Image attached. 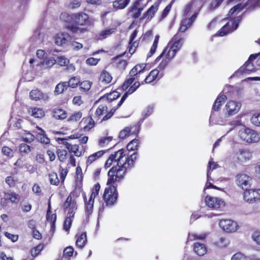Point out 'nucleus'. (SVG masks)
Listing matches in <instances>:
<instances>
[{"mask_svg":"<svg viewBox=\"0 0 260 260\" xmlns=\"http://www.w3.org/2000/svg\"><path fill=\"white\" fill-rule=\"evenodd\" d=\"M226 96L224 94H219L217 98L212 107L210 117V122H211L212 119L214 118V112L219 110L220 106L226 101Z\"/></svg>","mask_w":260,"mask_h":260,"instance_id":"ddd939ff","label":"nucleus"},{"mask_svg":"<svg viewBox=\"0 0 260 260\" xmlns=\"http://www.w3.org/2000/svg\"><path fill=\"white\" fill-rule=\"evenodd\" d=\"M158 5H152L149 9L143 14V16L141 17L140 20H142L145 18H147L149 20H150L154 16L155 13L158 10Z\"/></svg>","mask_w":260,"mask_h":260,"instance_id":"5701e85b","label":"nucleus"},{"mask_svg":"<svg viewBox=\"0 0 260 260\" xmlns=\"http://www.w3.org/2000/svg\"><path fill=\"white\" fill-rule=\"evenodd\" d=\"M31 115L36 118H42L45 115L42 109L37 107L31 109Z\"/></svg>","mask_w":260,"mask_h":260,"instance_id":"c9c22d12","label":"nucleus"},{"mask_svg":"<svg viewBox=\"0 0 260 260\" xmlns=\"http://www.w3.org/2000/svg\"><path fill=\"white\" fill-rule=\"evenodd\" d=\"M196 1L192 0L185 6L183 11V16L185 18L181 21L179 28L180 31L182 32L185 31L196 20L200 11V9L196 8Z\"/></svg>","mask_w":260,"mask_h":260,"instance_id":"f257e3e1","label":"nucleus"},{"mask_svg":"<svg viewBox=\"0 0 260 260\" xmlns=\"http://www.w3.org/2000/svg\"><path fill=\"white\" fill-rule=\"evenodd\" d=\"M206 205L209 208L217 209L223 205V201L220 199L207 196L205 199Z\"/></svg>","mask_w":260,"mask_h":260,"instance_id":"9b49d317","label":"nucleus"},{"mask_svg":"<svg viewBox=\"0 0 260 260\" xmlns=\"http://www.w3.org/2000/svg\"><path fill=\"white\" fill-rule=\"evenodd\" d=\"M73 22L80 25H84L89 23V17L83 12L73 14Z\"/></svg>","mask_w":260,"mask_h":260,"instance_id":"1a4fd4ad","label":"nucleus"},{"mask_svg":"<svg viewBox=\"0 0 260 260\" xmlns=\"http://www.w3.org/2000/svg\"><path fill=\"white\" fill-rule=\"evenodd\" d=\"M122 159L118 160V164L116 166L113 167L108 172L109 177L107 184L110 185L115 182H119L122 180L127 172L130 170L126 166Z\"/></svg>","mask_w":260,"mask_h":260,"instance_id":"f03ea898","label":"nucleus"},{"mask_svg":"<svg viewBox=\"0 0 260 260\" xmlns=\"http://www.w3.org/2000/svg\"><path fill=\"white\" fill-rule=\"evenodd\" d=\"M219 225L224 231L228 233L235 232L238 229L237 222L230 219L221 220Z\"/></svg>","mask_w":260,"mask_h":260,"instance_id":"423d86ee","label":"nucleus"},{"mask_svg":"<svg viewBox=\"0 0 260 260\" xmlns=\"http://www.w3.org/2000/svg\"><path fill=\"white\" fill-rule=\"evenodd\" d=\"M177 52V51L174 49H173L172 48L170 47L166 54L167 58L169 60L172 59L175 56Z\"/></svg>","mask_w":260,"mask_h":260,"instance_id":"338daca9","label":"nucleus"},{"mask_svg":"<svg viewBox=\"0 0 260 260\" xmlns=\"http://www.w3.org/2000/svg\"><path fill=\"white\" fill-rule=\"evenodd\" d=\"M6 197L12 203H17L19 200V195L13 192L8 193Z\"/></svg>","mask_w":260,"mask_h":260,"instance_id":"8fccbe9b","label":"nucleus"},{"mask_svg":"<svg viewBox=\"0 0 260 260\" xmlns=\"http://www.w3.org/2000/svg\"><path fill=\"white\" fill-rule=\"evenodd\" d=\"M207 234L202 233L201 234H189L188 236V240L193 241L195 240H203L206 238Z\"/></svg>","mask_w":260,"mask_h":260,"instance_id":"ea45409f","label":"nucleus"},{"mask_svg":"<svg viewBox=\"0 0 260 260\" xmlns=\"http://www.w3.org/2000/svg\"><path fill=\"white\" fill-rule=\"evenodd\" d=\"M53 116L57 119H64L67 117V113L62 109H54L53 111Z\"/></svg>","mask_w":260,"mask_h":260,"instance_id":"2f4dec72","label":"nucleus"},{"mask_svg":"<svg viewBox=\"0 0 260 260\" xmlns=\"http://www.w3.org/2000/svg\"><path fill=\"white\" fill-rule=\"evenodd\" d=\"M74 251V248L72 246H68L63 250L62 258L67 260H70L68 257H71L73 255Z\"/></svg>","mask_w":260,"mask_h":260,"instance_id":"37998d69","label":"nucleus"},{"mask_svg":"<svg viewBox=\"0 0 260 260\" xmlns=\"http://www.w3.org/2000/svg\"><path fill=\"white\" fill-rule=\"evenodd\" d=\"M194 252L199 256H203L207 252V248L204 244L199 242L194 244Z\"/></svg>","mask_w":260,"mask_h":260,"instance_id":"a878e982","label":"nucleus"},{"mask_svg":"<svg viewBox=\"0 0 260 260\" xmlns=\"http://www.w3.org/2000/svg\"><path fill=\"white\" fill-rule=\"evenodd\" d=\"M91 82L89 81H84L80 83V89L81 91L85 92L88 91L91 86Z\"/></svg>","mask_w":260,"mask_h":260,"instance_id":"09e8293b","label":"nucleus"},{"mask_svg":"<svg viewBox=\"0 0 260 260\" xmlns=\"http://www.w3.org/2000/svg\"><path fill=\"white\" fill-rule=\"evenodd\" d=\"M84 200L85 204V210L86 215L89 216L92 212L93 203L87 202L85 194L84 195Z\"/></svg>","mask_w":260,"mask_h":260,"instance_id":"49530a36","label":"nucleus"},{"mask_svg":"<svg viewBox=\"0 0 260 260\" xmlns=\"http://www.w3.org/2000/svg\"><path fill=\"white\" fill-rule=\"evenodd\" d=\"M130 0H116L113 3V6L116 10L122 9L129 4Z\"/></svg>","mask_w":260,"mask_h":260,"instance_id":"c85d7f7f","label":"nucleus"},{"mask_svg":"<svg viewBox=\"0 0 260 260\" xmlns=\"http://www.w3.org/2000/svg\"><path fill=\"white\" fill-rule=\"evenodd\" d=\"M161 74H159V71L158 69H155L150 72L148 75L145 78L144 82L145 83H150L152 81L155 80L157 78L159 79L162 77Z\"/></svg>","mask_w":260,"mask_h":260,"instance_id":"4be33fe9","label":"nucleus"},{"mask_svg":"<svg viewBox=\"0 0 260 260\" xmlns=\"http://www.w3.org/2000/svg\"><path fill=\"white\" fill-rule=\"evenodd\" d=\"M139 140L135 139L131 141L127 145L126 148L128 151L137 150L139 146Z\"/></svg>","mask_w":260,"mask_h":260,"instance_id":"a19ab883","label":"nucleus"},{"mask_svg":"<svg viewBox=\"0 0 260 260\" xmlns=\"http://www.w3.org/2000/svg\"><path fill=\"white\" fill-rule=\"evenodd\" d=\"M159 38V37L158 35H157L155 37L153 45L151 46L150 50L147 55L148 57H151L155 53L158 45Z\"/></svg>","mask_w":260,"mask_h":260,"instance_id":"a18cd8bd","label":"nucleus"},{"mask_svg":"<svg viewBox=\"0 0 260 260\" xmlns=\"http://www.w3.org/2000/svg\"><path fill=\"white\" fill-rule=\"evenodd\" d=\"M135 79L136 78L134 77H131L129 79H127L122 86V89L123 90H126L128 87L134 82Z\"/></svg>","mask_w":260,"mask_h":260,"instance_id":"13d9d810","label":"nucleus"},{"mask_svg":"<svg viewBox=\"0 0 260 260\" xmlns=\"http://www.w3.org/2000/svg\"><path fill=\"white\" fill-rule=\"evenodd\" d=\"M50 182L52 185H57L59 184V180L58 176L56 173H52L49 175Z\"/></svg>","mask_w":260,"mask_h":260,"instance_id":"5fc2aeb1","label":"nucleus"},{"mask_svg":"<svg viewBox=\"0 0 260 260\" xmlns=\"http://www.w3.org/2000/svg\"><path fill=\"white\" fill-rule=\"evenodd\" d=\"M108 110V107L106 105H101L97 108L95 113V116L98 119L103 115L105 112H107Z\"/></svg>","mask_w":260,"mask_h":260,"instance_id":"e433bc0d","label":"nucleus"},{"mask_svg":"<svg viewBox=\"0 0 260 260\" xmlns=\"http://www.w3.org/2000/svg\"><path fill=\"white\" fill-rule=\"evenodd\" d=\"M256 68L252 63V61L247 60L245 64L241 67L236 72V74H249L251 72H254Z\"/></svg>","mask_w":260,"mask_h":260,"instance_id":"dca6fc26","label":"nucleus"},{"mask_svg":"<svg viewBox=\"0 0 260 260\" xmlns=\"http://www.w3.org/2000/svg\"><path fill=\"white\" fill-rule=\"evenodd\" d=\"M212 160L213 159L212 158H210L208 162L207 170H209L210 172L219 167V165L216 162L213 161Z\"/></svg>","mask_w":260,"mask_h":260,"instance_id":"e2e57ef3","label":"nucleus"},{"mask_svg":"<svg viewBox=\"0 0 260 260\" xmlns=\"http://www.w3.org/2000/svg\"><path fill=\"white\" fill-rule=\"evenodd\" d=\"M146 64L142 63L137 64L129 72L131 77H136V79H138V75L142 73L145 69Z\"/></svg>","mask_w":260,"mask_h":260,"instance_id":"412c9836","label":"nucleus"},{"mask_svg":"<svg viewBox=\"0 0 260 260\" xmlns=\"http://www.w3.org/2000/svg\"><path fill=\"white\" fill-rule=\"evenodd\" d=\"M172 42H173V44L171 47L178 51L182 45L183 39L181 35L177 33L172 39Z\"/></svg>","mask_w":260,"mask_h":260,"instance_id":"aec40b11","label":"nucleus"},{"mask_svg":"<svg viewBox=\"0 0 260 260\" xmlns=\"http://www.w3.org/2000/svg\"><path fill=\"white\" fill-rule=\"evenodd\" d=\"M242 20V16H239L235 18V19L232 22V29L231 30H228L226 27L230 25V23L225 24L218 31L219 35L220 36H224L228 34L230 31H233L236 30L238 26L239 23Z\"/></svg>","mask_w":260,"mask_h":260,"instance_id":"f8f14e48","label":"nucleus"},{"mask_svg":"<svg viewBox=\"0 0 260 260\" xmlns=\"http://www.w3.org/2000/svg\"><path fill=\"white\" fill-rule=\"evenodd\" d=\"M64 209L68 212V215L73 214L75 213L77 209L76 201L75 199H72L71 196H69L64 203Z\"/></svg>","mask_w":260,"mask_h":260,"instance_id":"9d476101","label":"nucleus"},{"mask_svg":"<svg viewBox=\"0 0 260 260\" xmlns=\"http://www.w3.org/2000/svg\"><path fill=\"white\" fill-rule=\"evenodd\" d=\"M112 77L111 75L106 71L104 70L102 72L100 77V81L104 84L109 83L112 80Z\"/></svg>","mask_w":260,"mask_h":260,"instance_id":"cd10ccee","label":"nucleus"},{"mask_svg":"<svg viewBox=\"0 0 260 260\" xmlns=\"http://www.w3.org/2000/svg\"><path fill=\"white\" fill-rule=\"evenodd\" d=\"M80 83V78L77 77H72L69 81L67 82L68 87L75 88Z\"/></svg>","mask_w":260,"mask_h":260,"instance_id":"de8ad7c7","label":"nucleus"},{"mask_svg":"<svg viewBox=\"0 0 260 260\" xmlns=\"http://www.w3.org/2000/svg\"><path fill=\"white\" fill-rule=\"evenodd\" d=\"M74 216V215H73V214H67V217H66L63 223V229L66 231H68L69 230L72 224Z\"/></svg>","mask_w":260,"mask_h":260,"instance_id":"58836bf2","label":"nucleus"},{"mask_svg":"<svg viewBox=\"0 0 260 260\" xmlns=\"http://www.w3.org/2000/svg\"><path fill=\"white\" fill-rule=\"evenodd\" d=\"M139 132V128L137 126L131 127H126L119 133V137L121 139H124L131 134H138Z\"/></svg>","mask_w":260,"mask_h":260,"instance_id":"6ab92c4d","label":"nucleus"},{"mask_svg":"<svg viewBox=\"0 0 260 260\" xmlns=\"http://www.w3.org/2000/svg\"><path fill=\"white\" fill-rule=\"evenodd\" d=\"M251 157V153L245 149H240L233 154V160L234 161L244 162L249 160Z\"/></svg>","mask_w":260,"mask_h":260,"instance_id":"39448f33","label":"nucleus"},{"mask_svg":"<svg viewBox=\"0 0 260 260\" xmlns=\"http://www.w3.org/2000/svg\"><path fill=\"white\" fill-rule=\"evenodd\" d=\"M82 114L81 112H77L72 114L70 118L69 119V121H77L79 120L82 117Z\"/></svg>","mask_w":260,"mask_h":260,"instance_id":"bf43d9fd","label":"nucleus"},{"mask_svg":"<svg viewBox=\"0 0 260 260\" xmlns=\"http://www.w3.org/2000/svg\"><path fill=\"white\" fill-rule=\"evenodd\" d=\"M41 131L40 135L41 136L40 141L42 143L47 144L50 142V139L47 137L45 135V132L41 128H39Z\"/></svg>","mask_w":260,"mask_h":260,"instance_id":"4d7b16f0","label":"nucleus"},{"mask_svg":"<svg viewBox=\"0 0 260 260\" xmlns=\"http://www.w3.org/2000/svg\"><path fill=\"white\" fill-rule=\"evenodd\" d=\"M57 154L58 159L62 162L64 161L67 159V151L65 150L58 149Z\"/></svg>","mask_w":260,"mask_h":260,"instance_id":"603ef678","label":"nucleus"},{"mask_svg":"<svg viewBox=\"0 0 260 260\" xmlns=\"http://www.w3.org/2000/svg\"><path fill=\"white\" fill-rule=\"evenodd\" d=\"M30 99L34 101L43 100L46 101L49 100V95L46 93H44L38 89L32 90L29 92Z\"/></svg>","mask_w":260,"mask_h":260,"instance_id":"f3484780","label":"nucleus"},{"mask_svg":"<svg viewBox=\"0 0 260 260\" xmlns=\"http://www.w3.org/2000/svg\"><path fill=\"white\" fill-rule=\"evenodd\" d=\"M117 196L116 186L111 184L109 187L105 189L103 199L107 206H112L116 202Z\"/></svg>","mask_w":260,"mask_h":260,"instance_id":"20e7f679","label":"nucleus"},{"mask_svg":"<svg viewBox=\"0 0 260 260\" xmlns=\"http://www.w3.org/2000/svg\"><path fill=\"white\" fill-rule=\"evenodd\" d=\"M231 260H251V258L241 252H238L233 255Z\"/></svg>","mask_w":260,"mask_h":260,"instance_id":"864d4df0","label":"nucleus"},{"mask_svg":"<svg viewBox=\"0 0 260 260\" xmlns=\"http://www.w3.org/2000/svg\"><path fill=\"white\" fill-rule=\"evenodd\" d=\"M5 182L10 187H14L15 185V180L12 176H8L6 178Z\"/></svg>","mask_w":260,"mask_h":260,"instance_id":"774afa93","label":"nucleus"},{"mask_svg":"<svg viewBox=\"0 0 260 260\" xmlns=\"http://www.w3.org/2000/svg\"><path fill=\"white\" fill-rule=\"evenodd\" d=\"M243 9V6H242V4H238L233 7L231 10H230L229 12V15H231L234 14L236 12H240Z\"/></svg>","mask_w":260,"mask_h":260,"instance_id":"052dcab7","label":"nucleus"},{"mask_svg":"<svg viewBox=\"0 0 260 260\" xmlns=\"http://www.w3.org/2000/svg\"><path fill=\"white\" fill-rule=\"evenodd\" d=\"M105 152L103 150L99 151L88 156L86 164L87 165H90L93 162H94L96 159L100 158L104 154Z\"/></svg>","mask_w":260,"mask_h":260,"instance_id":"bb28decb","label":"nucleus"},{"mask_svg":"<svg viewBox=\"0 0 260 260\" xmlns=\"http://www.w3.org/2000/svg\"><path fill=\"white\" fill-rule=\"evenodd\" d=\"M34 148L25 143H22L19 145V151L21 153L28 154Z\"/></svg>","mask_w":260,"mask_h":260,"instance_id":"c03bdc74","label":"nucleus"},{"mask_svg":"<svg viewBox=\"0 0 260 260\" xmlns=\"http://www.w3.org/2000/svg\"><path fill=\"white\" fill-rule=\"evenodd\" d=\"M71 39V36L68 33H59L55 36V44L58 46H62L67 44Z\"/></svg>","mask_w":260,"mask_h":260,"instance_id":"4468645a","label":"nucleus"},{"mask_svg":"<svg viewBox=\"0 0 260 260\" xmlns=\"http://www.w3.org/2000/svg\"><path fill=\"white\" fill-rule=\"evenodd\" d=\"M154 106L152 105L148 106L146 109H145L142 114V119L141 120L142 122L150 116L153 112Z\"/></svg>","mask_w":260,"mask_h":260,"instance_id":"f704fd0d","label":"nucleus"},{"mask_svg":"<svg viewBox=\"0 0 260 260\" xmlns=\"http://www.w3.org/2000/svg\"><path fill=\"white\" fill-rule=\"evenodd\" d=\"M241 105L240 103L229 101L225 105V115L228 116L236 114L240 110Z\"/></svg>","mask_w":260,"mask_h":260,"instance_id":"6e6552de","label":"nucleus"},{"mask_svg":"<svg viewBox=\"0 0 260 260\" xmlns=\"http://www.w3.org/2000/svg\"><path fill=\"white\" fill-rule=\"evenodd\" d=\"M120 150L122 151V155L121 159L123 162H125L124 165L128 167L129 169H131L134 166V164L135 160L137 159L138 153L137 152H134L133 154L129 156H126L125 154H124V150L121 149Z\"/></svg>","mask_w":260,"mask_h":260,"instance_id":"2eb2a0df","label":"nucleus"},{"mask_svg":"<svg viewBox=\"0 0 260 260\" xmlns=\"http://www.w3.org/2000/svg\"><path fill=\"white\" fill-rule=\"evenodd\" d=\"M116 29L115 28H107L102 31L98 36V39L103 40L109 36L116 32Z\"/></svg>","mask_w":260,"mask_h":260,"instance_id":"c756f323","label":"nucleus"},{"mask_svg":"<svg viewBox=\"0 0 260 260\" xmlns=\"http://www.w3.org/2000/svg\"><path fill=\"white\" fill-rule=\"evenodd\" d=\"M139 4L140 3L139 1H136V2H135L133 6L130 8L129 12L132 13V17L133 18H138L140 16L142 11L143 10V8H137Z\"/></svg>","mask_w":260,"mask_h":260,"instance_id":"393cba45","label":"nucleus"},{"mask_svg":"<svg viewBox=\"0 0 260 260\" xmlns=\"http://www.w3.org/2000/svg\"><path fill=\"white\" fill-rule=\"evenodd\" d=\"M68 88L67 82H63L58 84L55 88V93L60 94L62 93Z\"/></svg>","mask_w":260,"mask_h":260,"instance_id":"4c0bfd02","label":"nucleus"},{"mask_svg":"<svg viewBox=\"0 0 260 260\" xmlns=\"http://www.w3.org/2000/svg\"><path fill=\"white\" fill-rule=\"evenodd\" d=\"M60 19L66 22H73V14L70 15L67 12H62L60 15Z\"/></svg>","mask_w":260,"mask_h":260,"instance_id":"79ce46f5","label":"nucleus"},{"mask_svg":"<svg viewBox=\"0 0 260 260\" xmlns=\"http://www.w3.org/2000/svg\"><path fill=\"white\" fill-rule=\"evenodd\" d=\"M243 9L247 8L248 9H252L256 6L260 7V0H248L246 3L242 4Z\"/></svg>","mask_w":260,"mask_h":260,"instance_id":"473e14b6","label":"nucleus"},{"mask_svg":"<svg viewBox=\"0 0 260 260\" xmlns=\"http://www.w3.org/2000/svg\"><path fill=\"white\" fill-rule=\"evenodd\" d=\"M43 248V244L38 245L37 246L35 247L34 249V253L33 251H31V255L35 257L37 256Z\"/></svg>","mask_w":260,"mask_h":260,"instance_id":"69168bd1","label":"nucleus"},{"mask_svg":"<svg viewBox=\"0 0 260 260\" xmlns=\"http://www.w3.org/2000/svg\"><path fill=\"white\" fill-rule=\"evenodd\" d=\"M120 95V93L116 91H114L106 95L107 100L110 102L117 99Z\"/></svg>","mask_w":260,"mask_h":260,"instance_id":"3c124183","label":"nucleus"},{"mask_svg":"<svg viewBox=\"0 0 260 260\" xmlns=\"http://www.w3.org/2000/svg\"><path fill=\"white\" fill-rule=\"evenodd\" d=\"M2 151L4 155L9 157H12L13 156V151L8 147H3L2 148Z\"/></svg>","mask_w":260,"mask_h":260,"instance_id":"0e129e2a","label":"nucleus"},{"mask_svg":"<svg viewBox=\"0 0 260 260\" xmlns=\"http://www.w3.org/2000/svg\"><path fill=\"white\" fill-rule=\"evenodd\" d=\"M239 136L242 140L249 143H257L260 139L257 133L249 128H244L240 130Z\"/></svg>","mask_w":260,"mask_h":260,"instance_id":"7ed1b4c3","label":"nucleus"},{"mask_svg":"<svg viewBox=\"0 0 260 260\" xmlns=\"http://www.w3.org/2000/svg\"><path fill=\"white\" fill-rule=\"evenodd\" d=\"M251 121L255 126H260V113L254 114L251 118Z\"/></svg>","mask_w":260,"mask_h":260,"instance_id":"6e6d98bb","label":"nucleus"},{"mask_svg":"<svg viewBox=\"0 0 260 260\" xmlns=\"http://www.w3.org/2000/svg\"><path fill=\"white\" fill-rule=\"evenodd\" d=\"M57 62L60 66H66L69 63V60L64 57L60 56L57 58Z\"/></svg>","mask_w":260,"mask_h":260,"instance_id":"680f3d73","label":"nucleus"},{"mask_svg":"<svg viewBox=\"0 0 260 260\" xmlns=\"http://www.w3.org/2000/svg\"><path fill=\"white\" fill-rule=\"evenodd\" d=\"M65 145L67 149L69 151V152L74 153V154L77 156H81V152L78 151V145H73L67 142H66Z\"/></svg>","mask_w":260,"mask_h":260,"instance_id":"7c9ffc66","label":"nucleus"},{"mask_svg":"<svg viewBox=\"0 0 260 260\" xmlns=\"http://www.w3.org/2000/svg\"><path fill=\"white\" fill-rule=\"evenodd\" d=\"M77 238L76 245L77 247L82 249L87 242V236L86 233H82L80 235H76Z\"/></svg>","mask_w":260,"mask_h":260,"instance_id":"b1692460","label":"nucleus"},{"mask_svg":"<svg viewBox=\"0 0 260 260\" xmlns=\"http://www.w3.org/2000/svg\"><path fill=\"white\" fill-rule=\"evenodd\" d=\"M244 199L247 202L249 203H252L255 202L254 197L253 193L252 191V189L250 190H245L243 194Z\"/></svg>","mask_w":260,"mask_h":260,"instance_id":"72a5a7b5","label":"nucleus"},{"mask_svg":"<svg viewBox=\"0 0 260 260\" xmlns=\"http://www.w3.org/2000/svg\"><path fill=\"white\" fill-rule=\"evenodd\" d=\"M122 151L120 150L115 152L114 154H111L105 162V167L106 168L110 167L112 165L113 161H117V165H118V160H120V159H122Z\"/></svg>","mask_w":260,"mask_h":260,"instance_id":"a211bd4d","label":"nucleus"},{"mask_svg":"<svg viewBox=\"0 0 260 260\" xmlns=\"http://www.w3.org/2000/svg\"><path fill=\"white\" fill-rule=\"evenodd\" d=\"M236 180L240 187L247 190L250 186L251 178L245 174H239L237 176Z\"/></svg>","mask_w":260,"mask_h":260,"instance_id":"0eeeda50","label":"nucleus"}]
</instances>
